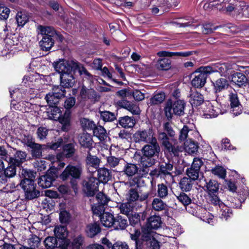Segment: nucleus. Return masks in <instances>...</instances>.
<instances>
[{"label": "nucleus", "mask_w": 249, "mask_h": 249, "mask_svg": "<svg viewBox=\"0 0 249 249\" xmlns=\"http://www.w3.org/2000/svg\"><path fill=\"white\" fill-rule=\"evenodd\" d=\"M160 138L161 142L164 147L165 152L170 154H174L176 156L178 154V149L177 146L170 142L169 139L167 137L165 133H161L160 134Z\"/></svg>", "instance_id": "9"}, {"label": "nucleus", "mask_w": 249, "mask_h": 249, "mask_svg": "<svg viewBox=\"0 0 249 249\" xmlns=\"http://www.w3.org/2000/svg\"><path fill=\"white\" fill-rule=\"evenodd\" d=\"M205 187H206L209 195L217 193L219 190V184L214 180L210 179L208 181L206 180Z\"/></svg>", "instance_id": "37"}, {"label": "nucleus", "mask_w": 249, "mask_h": 249, "mask_svg": "<svg viewBox=\"0 0 249 249\" xmlns=\"http://www.w3.org/2000/svg\"><path fill=\"white\" fill-rule=\"evenodd\" d=\"M20 186L24 190L26 198L28 199H33L39 196V192L36 189L35 183L31 181H27L26 184Z\"/></svg>", "instance_id": "10"}, {"label": "nucleus", "mask_w": 249, "mask_h": 249, "mask_svg": "<svg viewBox=\"0 0 249 249\" xmlns=\"http://www.w3.org/2000/svg\"><path fill=\"white\" fill-rule=\"evenodd\" d=\"M114 216L110 213H103L100 216V220L103 226L106 227H111L113 226L114 221Z\"/></svg>", "instance_id": "29"}, {"label": "nucleus", "mask_w": 249, "mask_h": 249, "mask_svg": "<svg viewBox=\"0 0 249 249\" xmlns=\"http://www.w3.org/2000/svg\"><path fill=\"white\" fill-rule=\"evenodd\" d=\"M145 145L142 149L143 156L141 157V164L142 167L145 168L142 170V174L146 175L149 172L148 168L153 165L155 163V160L153 158L154 156H158L160 149L157 140Z\"/></svg>", "instance_id": "1"}, {"label": "nucleus", "mask_w": 249, "mask_h": 249, "mask_svg": "<svg viewBox=\"0 0 249 249\" xmlns=\"http://www.w3.org/2000/svg\"><path fill=\"white\" fill-rule=\"evenodd\" d=\"M184 148L186 152L189 154H196L198 150V143L194 139L187 140L184 142Z\"/></svg>", "instance_id": "24"}, {"label": "nucleus", "mask_w": 249, "mask_h": 249, "mask_svg": "<svg viewBox=\"0 0 249 249\" xmlns=\"http://www.w3.org/2000/svg\"><path fill=\"white\" fill-rule=\"evenodd\" d=\"M193 181L194 180L189 177H184L180 179L179 187L182 191H189L193 187Z\"/></svg>", "instance_id": "32"}, {"label": "nucleus", "mask_w": 249, "mask_h": 249, "mask_svg": "<svg viewBox=\"0 0 249 249\" xmlns=\"http://www.w3.org/2000/svg\"><path fill=\"white\" fill-rule=\"evenodd\" d=\"M199 211L204 214V215L202 216L200 218L203 221L210 224H213V216L206 209L201 208Z\"/></svg>", "instance_id": "54"}, {"label": "nucleus", "mask_w": 249, "mask_h": 249, "mask_svg": "<svg viewBox=\"0 0 249 249\" xmlns=\"http://www.w3.org/2000/svg\"><path fill=\"white\" fill-rule=\"evenodd\" d=\"M144 168L143 167L142 169L139 170V168L136 164L127 163L124 167L123 172L128 177H132L137 174L139 175V176L142 177L144 175L142 174V170Z\"/></svg>", "instance_id": "15"}, {"label": "nucleus", "mask_w": 249, "mask_h": 249, "mask_svg": "<svg viewBox=\"0 0 249 249\" xmlns=\"http://www.w3.org/2000/svg\"><path fill=\"white\" fill-rule=\"evenodd\" d=\"M40 242V238L36 235H32L29 239L28 243L30 247L34 249L38 247Z\"/></svg>", "instance_id": "63"}, {"label": "nucleus", "mask_w": 249, "mask_h": 249, "mask_svg": "<svg viewBox=\"0 0 249 249\" xmlns=\"http://www.w3.org/2000/svg\"><path fill=\"white\" fill-rule=\"evenodd\" d=\"M21 176L24 178L20 183V185L26 184L27 181H31L32 183H34V179L36 177V173L25 169H22L21 170Z\"/></svg>", "instance_id": "30"}, {"label": "nucleus", "mask_w": 249, "mask_h": 249, "mask_svg": "<svg viewBox=\"0 0 249 249\" xmlns=\"http://www.w3.org/2000/svg\"><path fill=\"white\" fill-rule=\"evenodd\" d=\"M52 107L49 117L53 120H57L60 119V117L62 116V112L60 109L56 106H50Z\"/></svg>", "instance_id": "52"}, {"label": "nucleus", "mask_w": 249, "mask_h": 249, "mask_svg": "<svg viewBox=\"0 0 249 249\" xmlns=\"http://www.w3.org/2000/svg\"><path fill=\"white\" fill-rule=\"evenodd\" d=\"M229 86L228 81L222 78L218 79L213 83L214 91L215 93L220 92L226 89Z\"/></svg>", "instance_id": "27"}, {"label": "nucleus", "mask_w": 249, "mask_h": 249, "mask_svg": "<svg viewBox=\"0 0 249 249\" xmlns=\"http://www.w3.org/2000/svg\"><path fill=\"white\" fill-rule=\"evenodd\" d=\"M83 172L81 164L68 165L60 175V178L65 181L69 178L79 179Z\"/></svg>", "instance_id": "4"}, {"label": "nucleus", "mask_w": 249, "mask_h": 249, "mask_svg": "<svg viewBox=\"0 0 249 249\" xmlns=\"http://www.w3.org/2000/svg\"><path fill=\"white\" fill-rule=\"evenodd\" d=\"M105 205L97 203L92 205L91 209L93 214L100 217L102 213H105Z\"/></svg>", "instance_id": "62"}, {"label": "nucleus", "mask_w": 249, "mask_h": 249, "mask_svg": "<svg viewBox=\"0 0 249 249\" xmlns=\"http://www.w3.org/2000/svg\"><path fill=\"white\" fill-rule=\"evenodd\" d=\"M221 26H217L213 27V25L212 23H208L203 25L202 32L204 34H209L212 33L214 31L217 29L219 27H221Z\"/></svg>", "instance_id": "61"}, {"label": "nucleus", "mask_w": 249, "mask_h": 249, "mask_svg": "<svg viewBox=\"0 0 249 249\" xmlns=\"http://www.w3.org/2000/svg\"><path fill=\"white\" fill-rule=\"evenodd\" d=\"M119 105L123 108L131 112L133 114L138 115L141 112L138 106L129 101L122 100L119 103Z\"/></svg>", "instance_id": "22"}, {"label": "nucleus", "mask_w": 249, "mask_h": 249, "mask_svg": "<svg viewBox=\"0 0 249 249\" xmlns=\"http://www.w3.org/2000/svg\"><path fill=\"white\" fill-rule=\"evenodd\" d=\"M195 52L194 51L171 52L162 51L159 52L157 53V55L160 57H171L173 56H177L182 57H186L193 54Z\"/></svg>", "instance_id": "21"}, {"label": "nucleus", "mask_w": 249, "mask_h": 249, "mask_svg": "<svg viewBox=\"0 0 249 249\" xmlns=\"http://www.w3.org/2000/svg\"><path fill=\"white\" fill-rule=\"evenodd\" d=\"M134 140L136 142H144L149 143L157 140L152 129H141L133 135Z\"/></svg>", "instance_id": "6"}, {"label": "nucleus", "mask_w": 249, "mask_h": 249, "mask_svg": "<svg viewBox=\"0 0 249 249\" xmlns=\"http://www.w3.org/2000/svg\"><path fill=\"white\" fill-rule=\"evenodd\" d=\"M93 135L101 141H105L107 137L106 130L101 125L96 126L93 130Z\"/></svg>", "instance_id": "39"}, {"label": "nucleus", "mask_w": 249, "mask_h": 249, "mask_svg": "<svg viewBox=\"0 0 249 249\" xmlns=\"http://www.w3.org/2000/svg\"><path fill=\"white\" fill-rule=\"evenodd\" d=\"M240 1L233 0V2H231L228 4L227 6H226V11L229 13L233 12L235 14L238 15L239 14V5Z\"/></svg>", "instance_id": "56"}, {"label": "nucleus", "mask_w": 249, "mask_h": 249, "mask_svg": "<svg viewBox=\"0 0 249 249\" xmlns=\"http://www.w3.org/2000/svg\"><path fill=\"white\" fill-rule=\"evenodd\" d=\"M99 180L95 177H90L85 184L86 194L88 196H93L98 191Z\"/></svg>", "instance_id": "12"}, {"label": "nucleus", "mask_w": 249, "mask_h": 249, "mask_svg": "<svg viewBox=\"0 0 249 249\" xmlns=\"http://www.w3.org/2000/svg\"><path fill=\"white\" fill-rule=\"evenodd\" d=\"M78 141L81 146L90 149L93 147V141L91 136L87 133H83L79 136Z\"/></svg>", "instance_id": "18"}, {"label": "nucleus", "mask_w": 249, "mask_h": 249, "mask_svg": "<svg viewBox=\"0 0 249 249\" xmlns=\"http://www.w3.org/2000/svg\"><path fill=\"white\" fill-rule=\"evenodd\" d=\"M32 149V156L36 158H39L41 156L42 150L41 145L38 143H35L31 147Z\"/></svg>", "instance_id": "64"}, {"label": "nucleus", "mask_w": 249, "mask_h": 249, "mask_svg": "<svg viewBox=\"0 0 249 249\" xmlns=\"http://www.w3.org/2000/svg\"><path fill=\"white\" fill-rule=\"evenodd\" d=\"M229 99L231 106L232 109L231 110L232 114L235 116L239 115L242 110L241 106L239 103L237 94L236 93H231L229 95Z\"/></svg>", "instance_id": "14"}, {"label": "nucleus", "mask_w": 249, "mask_h": 249, "mask_svg": "<svg viewBox=\"0 0 249 249\" xmlns=\"http://www.w3.org/2000/svg\"><path fill=\"white\" fill-rule=\"evenodd\" d=\"M26 153L21 151H18L14 157H9L8 161L10 164H13L19 166L25 161Z\"/></svg>", "instance_id": "17"}, {"label": "nucleus", "mask_w": 249, "mask_h": 249, "mask_svg": "<svg viewBox=\"0 0 249 249\" xmlns=\"http://www.w3.org/2000/svg\"><path fill=\"white\" fill-rule=\"evenodd\" d=\"M156 67L160 70H169L171 68V60L167 58L160 59L157 61Z\"/></svg>", "instance_id": "40"}, {"label": "nucleus", "mask_w": 249, "mask_h": 249, "mask_svg": "<svg viewBox=\"0 0 249 249\" xmlns=\"http://www.w3.org/2000/svg\"><path fill=\"white\" fill-rule=\"evenodd\" d=\"M81 124L84 129L87 130H93L96 125L93 121L86 118L81 120Z\"/></svg>", "instance_id": "57"}, {"label": "nucleus", "mask_w": 249, "mask_h": 249, "mask_svg": "<svg viewBox=\"0 0 249 249\" xmlns=\"http://www.w3.org/2000/svg\"><path fill=\"white\" fill-rule=\"evenodd\" d=\"M185 107L184 100L177 99L173 101L172 100H168L164 107L165 116L168 119H171L174 114L182 116L184 114Z\"/></svg>", "instance_id": "3"}, {"label": "nucleus", "mask_w": 249, "mask_h": 249, "mask_svg": "<svg viewBox=\"0 0 249 249\" xmlns=\"http://www.w3.org/2000/svg\"><path fill=\"white\" fill-rule=\"evenodd\" d=\"M75 72L68 71L60 75L61 86L63 89L72 87L75 83L73 76Z\"/></svg>", "instance_id": "11"}, {"label": "nucleus", "mask_w": 249, "mask_h": 249, "mask_svg": "<svg viewBox=\"0 0 249 249\" xmlns=\"http://www.w3.org/2000/svg\"><path fill=\"white\" fill-rule=\"evenodd\" d=\"M161 223V218L158 215H152L147 219V227L148 228L157 229L160 227Z\"/></svg>", "instance_id": "36"}, {"label": "nucleus", "mask_w": 249, "mask_h": 249, "mask_svg": "<svg viewBox=\"0 0 249 249\" xmlns=\"http://www.w3.org/2000/svg\"><path fill=\"white\" fill-rule=\"evenodd\" d=\"M189 102L193 107H196L203 103L204 98L199 92L192 91L189 96Z\"/></svg>", "instance_id": "19"}, {"label": "nucleus", "mask_w": 249, "mask_h": 249, "mask_svg": "<svg viewBox=\"0 0 249 249\" xmlns=\"http://www.w3.org/2000/svg\"><path fill=\"white\" fill-rule=\"evenodd\" d=\"M54 232L56 237L61 239H65L68 234L67 228L65 226H56L54 229Z\"/></svg>", "instance_id": "41"}, {"label": "nucleus", "mask_w": 249, "mask_h": 249, "mask_svg": "<svg viewBox=\"0 0 249 249\" xmlns=\"http://www.w3.org/2000/svg\"><path fill=\"white\" fill-rule=\"evenodd\" d=\"M136 122L134 117L125 116L120 117L119 120V124L124 128H132L135 124Z\"/></svg>", "instance_id": "34"}, {"label": "nucleus", "mask_w": 249, "mask_h": 249, "mask_svg": "<svg viewBox=\"0 0 249 249\" xmlns=\"http://www.w3.org/2000/svg\"><path fill=\"white\" fill-rule=\"evenodd\" d=\"M231 81L239 87L246 86L248 83L246 75L241 72H233L231 75Z\"/></svg>", "instance_id": "16"}, {"label": "nucleus", "mask_w": 249, "mask_h": 249, "mask_svg": "<svg viewBox=\"0 0 249 249\" xmlns=\"http://www.w3.org/2000/svg\"><path fill=\"white\" fill-rule=\"evenodd\" d=\"M162 198H154L152 202V208L156 211H161L166 209L167 205L162 200Z\"/></svg>", "instance_id": "44"}, {"label": "nucleus", "mask_w": 249, "mask_h": 249, "mask_svg": "<svg viewBox=\"0 0 249 249\" xmlns=\"http://www.w3.org/2000/svg\"><path fill=\"white\" fill-rule=\"evenodd\" d=\"M208 110H206V115L209 116L210 118L216 117L218 114L221 113V111L220 108L215 106L214 104L209 103L207 104Z\"/></svg>", "instance_id": "42"}, {"label": "nucleus", "mask_w": 249, "mask_h": 249, "mask_svg": "<svg viewBox=\"0 0 249 249\" xmlns=\"http://www.w3.org/2000/svg\"><path fill=\"white\" fill-rule=\"evenodd\" d=\"M207 66L201 67L198 71L194 73V77L191 81L192 85L196 88H201L203 87L206 82L209 71H207L205 68Z\"/></svg>", "instance_id": "8"}, {"label": "nucleus", "mask_w": 249, "mask_h": 249, "mask_svg": "<svg viewBox=\"0 0 249 249\" xmlns=\"http://www.w3.org/2000/svg\"><path fill=\"white\" fill-rule=\"evenodd\" d=\"M54 180V178L51 173H47L38 178V184L43 188H49L51 186L53 181Z\"/></svg>", "instance_id": "23"}, {"label": "nucleus", "mask_w": 249, "mask_h": 249, "mask_svg": "<svg viewBox=\"0 0 249 249\" xmlns=\"http://www.w3.org/2000/svg\"><path fill=\"white\" fill-rule=\"evenodd\" d=\"M221 209V218L227 220L232 214L231 209L224 204L219 207Z\"/></svg>", "instance_id": "58"}, {"label": "nucleus", "mask_w": 249, "mask_h": 249, "mask_svg": "<svg viewBox=\"0 0 249 249\" xmlns=\"http://www.w3.org/2000/svg\"><path fill=\"white\" fill-rule=\"evenodd\" d=\"M207 71L209 73L218 72L221 76L229 77L231 76L234 71L232 66L228 63H217L212 66H208L205 68Z\"/></svg>", "instance_id": "5"}, {"label": "nucleus", "mask_w": 249, "mask_h": 249, "mask_svg": "<svg viewBox=\"0 0 249 249\" xmlns=\"http://www.w3.org/2000/svg\"><path fill=\"white\" fill-rule=\"evenodd\" d=\"M97 178L100 182L107 183L111 178V172L106 168H101L98 170Z\"/></svg>", "instance_id": "26"}, {"label": "nucleus", "mask_w": 249, "mask_h": 249, "mask_svg": "<svg viewBox=\"0 0 249 249\" xmlns=\"http://www.w3.org/2000/svg\"><path fill=\"white\" fill-rule=\"evenodd\" d=\"M85 231L88 236L92 238L101 232V228L96 223H90L87 226Z\"/></svg>", "instance_id": "28"}, {"label": "nucleus", "mask_w": 249, "mask_h": 249, "mask_svg": "<svg viewBox=\"0 0 249 249\" xmlns=\"http://www.w3.org/2000/svg\"><path fill=\"white\" fill-rule=\"evenodd\" d=\"M100 160L96 156H92L89 152L86 158V163L87 167L89 169L90 167H92L95 169L98 168Z\"/></svg>", "instance_id": "25"}, {"label": "nucleus", "mask_w": 249, "mask_h": 249, "mask_svg": "<svg viewBox=\"0 0 249 249\" xmlns=\"http://www.w3.org/2000/svg\"><path fill=\"white\" fill-rule=\"evenodd\" d=\"M16 18L18 26L21 27H23L29 19L27 13L24 10L18 11Z\"/></svg>", "instance_id": "43"}, {"label": "nucleus", "mask_w": 249, "mask_h": 249, "mask_svg": "<svg viewBox=\"0 0 249 249\" xmlns=\"http://www.w3.org/2000/svg\"><path fill=\"white\" fill-rule=\"evenodd\" d=\"M84 238L81 234L74 235L67 246L68 249H83Z\"/></svg>", "instance_id": "20"}, {"label": "nucleus", "mask_w": 249, "mask_h": 249, "mask_svg": "<svg viewBox=\"0 0 249 249\" xmlns=\"http://www.w3.org/2000/svg\"><path fill=\"white\" fill-rule=\"evenodd\" d=\"M66 90L59 86L54 87L53 91L47 94L45 96V100L49 106H56L59 100L65 97Z\"/></svg>", "instance_id": "7"}, {"label": "nucleus", "mask_w": 249, "mask_h": 249, "mask_svg": "<svg viewBox=\"0 0 249 249\" xmlns=\"http://www.w3.org/2000/svg\"><path fill=\"white\" fill-rule=\"evenodd\" d=\"M141 232L138 230H135L134 233H130V237L135 242L136 249H142V241L139 239Z\"/></svg>", "instance_id": "53"}, {"label": "nucleus", "mask_w": 249, "mask_h": 249, "mask_svg": "<svg viewBox=\"0 0 249 249\" xmlns=\"http://www.w3.org/2000/svg\"><path fill=\"white\" fill-rule=\"evenodd\" d=\"M53 66L55 71L61 74L68 71L75 72L78 71L80 75L84 74L87 76L91 75L83 65L75 60L59 59L53 63Z\"/></svg>", "instance_id": "2"}, {"label": "nucleus", "mask_w": 249, "mask_h": 249, "mask_svg": "<svg viewBox=\"0 0 249 249\" xmlns=\"http://www.w3.org/2000/svg\"><path fill=\"white\" fill-rule=\"evenodd\" d=\"M16 165L10 164L9 166L4 168L3 172L8 178L14 177L16 175Z\"/></svg>", "instance_id": "60"}, {"label": "nucleus", "mask_w": 249, "mask_h": 249, "mask_svg": "<svg viewBox=\"0 0 249 249\" xmlns=\"http://www.w3.org/2000/svg\"><path fill=\"white\" fill-rule=\"evenodd\" d=\"M173 169V165L170 163H164L160 165L158 175L160 176H167L172 177L171 171Z\"/></svg>", "instance_id": "38"}, {"label": "nucleus", "mask_w": 249, "mask_h": 249, "mask_svg": "<svg viewBox=\"0 0 249 249\" xmlns=\"http://www.w3.org/2000/svg\"><path fill=\"white\" fill-rule=\"evenodd\" d=\"M75 152L74 145L72 143H69L66 144L63 147V154H64L66 158L71 157Z\"/></svg>", "instance_id": "59"}, {"label": "nucleus", "mask_w": 249, "mask_h": 249, "mask_svg": "<svg viewBox=\"0 0 249 249\" xmlns=\"http://www.w3.org/2000/svg\"><path fill=\"white\" fill-rule=\"evenodd\" d=\"M239 5V14L238 15L245 18L249 17V5H247L244 2L240 1Z\"/></svg>", "instance_id": "50"}, {"label": "nucleus", "mask_w": 249, "mask_h": 249, "mask_svg": "<svg viewBox=\"0 0 249 249\" xmlns=\"http://www.w3.org/2000/svg\"><path fill=\"white\" fill-rule=\"evenodd\" d=\"M211 172L219 178H224L226 176V170L221 166H216L211 170Z\"/></svg>", "instance_id": "51"}, {"label": "nucleus", "mask_w": 249, "mask_h": 249, "mask_svg": "<svg viewBox=\"0 0 249 249\" xmlns=\"http://www.w3.org/2000/svg\"><path fill=\"white\" fill-rule=\"evenodd\" d=\"M139 198V195L137 189H131L129 190L127 195V200L128 202L132 203L136 200H138Z\"/></svg>", "instance_id": "55"}, {"label": "nucleus", "mask_w": 249, "mask_h": 249, "mask_svg": "<svg viewBox=\"0 0 249 249\" xmlns=\"http://www.w3.org/2000/svg\"><path fill=\"white\" fill-rule=\"evenodd\" d=\"M127 226V220L121 216H118L114 219L113 227L116 230H124Z\"/></svg>", "instance_id": "45"}, {"label": "nucleus", "mask_w": 249, "mask_h": 249, "mask_svg": "<svg viewBox=\"0 0 249 249\" xmlns=\"http://www.w3.org/2000/svg\"><path fill=\"white\" fill-rule=\"evenodd\" d=\"M44 246L47 249H53L57 247L58 243L55 237L49 236L45 238L44 241Z\"/></svg>", "instance_id": "49"}, {"label": "nucleus", "mask_w": 249, "mask_h": 249, "mask_svg": "<svg viewBox=\"0 0 249 249\" xmlns=\"http://www.w3.org/2000/svg\"><path fill=\"white\" fill-rule=\"evenodd\" d=\"M165 99V95L163 92L158 93L152 97L148 103L150 106L159 105L161 104Z\"/></svg>", "instance_id": "46"}, {"label": "nucleus", "mask_w": 249, "mask_h": 249, "mask_svg": "<svg viewBox=\"0 0 249 249\" xmlns=\"http://www.w3.org/2000/svg\"><path fill=\"white\" fill-rule=\"evenodd\" d=\"M54 36H43L40 41V46L43 51L49 50L54 44L53 37Z\"/></svg>", "instance_id": "33"}, {"label": "nucleus", "mask_w": 249, "mask_h": 249, "mask_svg": "<svg viewBox=\"0 0 249 249\" xmlns=\"http://www.w3.org/2000/svg\"><path fill=\"white\" fill-rule=\"evenodd\" d=\"M119 209L122 213L129 215L132 212L133 205L131 203L128 201L126 203H122L119 206Z\"/></svg>", "instance_id": "48"}, {"label": "nucleus", "mask_w": 249, "mask_h": 249, "mask_svg": "<svg viewBox=\"0 0 249 249\" xmlns=\"http://www.w3.org/2000/svg\"><path fill=\"white\" fill-rule=\"evenodd\" d=\"M101 119L104 122H112L116 119V114L109 111H99Z\"/></svg>", "instance_id": "47"}, {"label": "nucleus", "mask_w": 249, "mask_h": 249, "mask_svg": "<svg viewBox=\"0 0 249 249\" xmlns=\"http://www.w3.org/2000/svg\"><path fill=\"white\" fill-rule=\"evenodd\" d=\"M37 29L38 33L44 36H55L57 34L54 29L50 26H43L39 25L37 26Z\"/></svg>", "instance_id": "35"}, {"label": "nucleus", "mask_w": 249, "mask_h": 249, "mask_svg": "<svg viewBox=\"0 0 249 249\" xmlns=\"http://www.w3.org/2000/svg\"><path fill=\"white\" fill-rule=\"evenodd\" d=\"M197 135V132L195 130L189 129L187 125H184L180 130L179 135V140L181 142L194 139L195 135Z\"/></svg>", "instance_id": "13"}, {"label": "nucleus", "mask_w": 249, "mask_h": 249, "mask_svg": "<svg viewBox=\"0 0 249 249\" xmlns=\"http://www.w3.org/2000/svg\"><path fill=\"white\" fill-rule=\"evenodd\" d=\"M169 187L166 184L161 183L157 185V196L160 198L165 199L170 194Z\"/></svg>", "instance_id": "31"}]
</instances>
